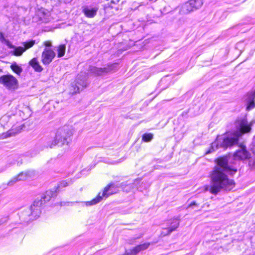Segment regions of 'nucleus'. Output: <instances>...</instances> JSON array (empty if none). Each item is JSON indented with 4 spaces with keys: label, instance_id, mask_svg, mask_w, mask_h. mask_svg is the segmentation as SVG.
Masks as SVG:
<instances>
[{
    "label": "nucleus",
    "instance_id": "f257e3e1",
    "mask_svg": "<svg viewBox=\"0 0 255 255\" xmlns=\"http://www.w3.org/2000/svg\"><path fill=\"white\" fill-rule=\"evenodd\" d=\"M229 159L227 156L218 159L217 165L211 174V185L205 187L206 191L217 195L222 189L230 191L233 188L234 181L229 179L227 174L233 175L237 169L229 165Z\"/></svg>",
    "mask_w": 255,
    "mask_h": 255
},
{
    "label": "nucleus",
    "instance_id": "f03ea898",
    "mask_svg": "<svg viewBox=\"0 0 255 255\" xmlns=\"http://www.w3.org/2000/svg\"><path fill=\"white\" fill-rule=\"evenodd\" d=\"M252 125L253 122H248L246 118L237 120L235 123L237 130L234 132H228L225 135L218 136L216 140L212 143L210 149L206 153H212L219 147L227 148L238 144L240 137L243 134L250 132Z\"/></svg>",
    "mask_w": 255,
    "mask_h": 255
},
{
    "label": "nucleus",
    "instance_id": "7ed1b4c3",
    "mask_svg": "<svg viewBox=\"0 0 255 255\" xmlns=\"http://www.w3.org/2000/svg\"><path fill=\"white\" fill-rule=\"evenodd\" d=\"M88 74L85 72H81L76 77L75 80L71 84L69 93L74 94L82 91L88 85Z\"/></svg>",
    "mask_w": 255,
    "mask_h": 255
},
{
    "label": "nucleus",
    "instance_id": "20e7f679",
    "mask_svg": "<svg viewBox=\"0 0 255 255\" xmlns=\"http://www.w3.org/2000/svg\"><path fill=\"white\" fill-rule=\"evenodd\" d=\"M119 187V186L114 183H110L104 188L102 196H101L100 193H99L97 197L92 201L86 202V205L91 206L99 203L102 200L103 197L107 198L109 196L116 193L118 191Z\"/></svg>",
    "mask_w": 255,
    "mask_h": 255
},
{
    "label": "nucleus",
    "instance_id": "39448f33",
    "mask_svg": "<svg viewBox=\"0 0 255 255\" xmlns=\"http://www.w3.org/2000/svg\"><path fill=\"white\" fill-rule=\"evenodd\" d=\"M70 135L71 132L67 128L59 129L56 132L54 140L51 144L49 145V147L52 148L57 144L61 145L67 143V138Z\"/></svg>",
    "mask_w": 255,
    "mask_h": 255
},
{
    "label": "nucleus",
    "instance_id": "423d86ee",
    "mask_svg": "<svg viewBox=\"0 0 255 255\" xmlns=\"http://www.w3.org/2000/svg\"><path fill=\"white\" fill-rule=\"evenodd\" d=\"M203 4V0H189L181 6L179 12L182 15L188 14L200 8Z\"/></svg>",
    "mask_w": 255,
    "mask_h": 255
},
{
    "label": "nucleus",
    "instance_id": "0eeeda50",
    "mask_svg": "<svg viewBox=\"0 0 255 255\" xmlns=\"http://www.w3.org/2000/svg\"><path fill=\"white\" fill-rule=\"evenodd\" d=\"M0 83L10 91H14L18 88V80L15 77L10 74L1 76Z\"/></svg>",
    "mask_w": 255,
    "mask_h": 255
},
{
    "label": "nucleus",
    "instance_id": "6e6552de",
    "mask_svg": "<svg viewBox=\"0 0 255 255\" xmlns=\"http://www.w3.org/2000/svg\"><path fill=\"white\" fill-rule=\"evenodd\" d=\"M116 67V64H109L106 67L99 68L95 66H90L89 71L90 73L96 76H100L113 70Z\"/></svg>",
    "mask_w": 255,
    "mask_h": 255
},
{
    "label": "nucleus",
    "instance_id": "1a4fd4ad",
    "mask_svg": "<svg viewBox=\"0 0 255 255\" xmlns=\"http://www.w3.org/2000/svg\"><path fill=\"white\" fill-rule=\"evenodd\" d=\"M42 204V201L36 200L34 202L33 205L30 207V210L31 214L29 215V216L30 217L29 220L36 219L39 217L41 213L40 206Z\"/></svg>",
    "mask_w": 255,
    "mask_h": 255
},
{
    "label": "nucleus",
    "instance_id": "9d476101",
    "mask_svg": "<svg viewBox=\"0 0 255 255\" xmlns=\"http://www.w3.org/2000/svg\"><path fill=\"white\" fill-rule=\"evenodd\" d=\"M55 56V53L52 49L45 48L41 55V61L44 65H48Z\"/></svg>",
    "mask_w": 255,
    "mask_h": 255
},
{
    "label": "nucleus",
    "instance_id": "9b49d317",
    "mask_svg": "<svg viewBox=\"0 0 255 255\" xmlns=\"http://www.w3.org/2000/svg\"><path fill=\"white\" fill-rule=\"evenodd\" d=\"M250 157V153L243 145H240V148L234 153V158L235 160H244Z\"/></svg>",
    "mask_w": 255,
    "mask_h": 255
},
{
    "label": "nucleus",
    "instance_id": "f8f14e48",
    "mask_svg": "<svg viewBox=\"0 0 255 255\" xmlns=\"http://www.w3.org/2000/svg\"><path fill=\"white\" fill-rule=\"evenodd\" d=\"M33 21L47 23L49 21L48 13L45 12L43 9H39L32 18Z\"/></svg>",
    "mask_w": 255,
    "mask_h": 255
},
{
    "label": "nucleus",
    "instance_id": "ddd939ff",
    "mask_svg": "<svg viewBox=\"0 0 255 255\" xmlns=\"http://www.w3.org/2000/svg\"><path fill=\"white\" fill-rule=\"evenodd\" d=\"M150 246L149 243H144L126 251V255H136L141 251L147 249Z\"/></svg>",
    "mask_w": 255,
    "mask_h": 255
},
{
    "label": "nucleus",
    "instance_id": "4468645a",
    "mask_svg": "<svg viewBox=\"0 0 255 255\" xmlns=\"http://www.w3.org/2000/svg\"><path fill=\"white\" fill-rule=\"evenodd\" d=\"M35 44L34 40H31L29 42H24L23 45L24 47L19 46L14 48L13 53L15 56H20L27 49L30 48Z\"/></svg>",
    "mask_w": 255,
    "mask_h": 255
},
{
    "label": "nucleus",
    "instance_id": "2eb2a0df",
    "mask_svg": "<svg viewBox=\"0 0 255 255\" xmlns=\"http://www.w3.org/2000/svg\"><path fill=\"white\" fill-rule=\"evenodd\" d=\"M255 91L254 92H249L247 95L246 101V110L250 111L253 109L255 107Z\"/></svg>",
    "mask_w": 255,
    "mask_h": 255
},
{
    "label": "nucleus",
    "instance_id": "dca6fc26",
    "mask_svg": "<svg viewBox=\"0 0 255 255\" xmlns=\"http://www.w3.org/2000/svg\"><path fill=\"white\" fill-rule=\"evenodd\" d=\"M36 176V172L34 170H28L21 172L19 173L17 177L19 181H24L29 178H33Z\"/></svg>",
    "mask_w": 255,
    "mask_h": 255
},
{
    "label": "nucleus",
    "instance_id": "f3484780",
    "mask_svg": "<svg viewBox=\"0 0 255 255\" xmlns=\"http://www.w3.org/2000/svg\"><path fill=\"white\" fill-rule=\"evenodd\" d=\"M98 9L97 7L84 6L83 7L82 12L86 17L93 18L97 14Z\"/></svg>",
    "mask_w": 255,
    "mask_h": 255
},
{
    "label": "nucleus",
    "instance_id": "a211bd4d",
    "mask_svg": "<svg viewBox=\"0 0 255 255\" xmlns=\"http://www.w3.org/2000/svg\"><path fill=\"white\" fill-rule=\"evenodd\" d=\"M166 224L169 230L173 232L176 230V229L179 227L180 220L178 218H174L168 221Z\"/></svg>",
    "mask_w": 255,
    "mask_h": 255
},
{
    "label": "nucleus",
    "instance_id": "6ab92c4d",
    "mask_svg": "<svg viewBox=\"0 0 255 255\" xmlns=\"http://www.w3.org/2000/svg\"><path fill=\"white\" fill-rule=\"evenodd\" d=\"M56 196V191H47L43 196L41 197V199L39 201H42V204L48 201L50 199L53 197Z\"/></svg>",
    "mask_w": 255,
    "mask_h": 255
},
{
    "label": "nucleus",
    "instance_id": "aec40b11",
    "mask_svg": "<svg viewBox=\"0 0 255 255\" xmlns=\"http://www.w3.org/2000/svg\"><path fill=\"white\" fill-rule=\"evenodd\" d=\"M29 65L37 72H41L42 71L43 68L40 65L37 59L34 58L31 59L29 62Z\"/></svg>",
    "mask_w": 255,
    "mask_h": 255
},
{
    "label": "nucleus",
    "instance_id": "412c9836",
    "mask_svg": "<svg viewBox=\"0 0 255 255\" xmlns=\"http://www.w3.org/2000/svg\"><path fill=\"white\" fill-rule=\"evenodd\" d=\"M57 56L61 57L64 55L66 51V46L65 44H61L57 47Z\"/></svg>",
    "mask_w": 255,
    "mask_h": 255
},
{
    "label": "nucleus",
    "instance_id": "4be33fe9",
    "mask_svg": "<svg viewBox=\"0 0 255 255\" xmlns=\"http://www.w3.org/2000/svg\"><path fill=\"white\" fill-rule=\"evenodd\" d=\"M153 138V134L151 133H146L142 135V140L144 142L150 141Z\"/></svg>",
    "mask_w": 255,
    "mask_h": 255
},
{
    "label": "nucleus",
    "instance_id": "5701e85b",
    "mask_svg": "<svg viewBox=\"0 0 255 255\" xmlns=\"http://www.w3.org/2000/svg\"><path fill=\"white\" fill-rule=\"evenodd\" d=\"M10 67L15 73L18 75H19L22 71V68L16 63L11 64Z\"/></svg>",
    "mask_w": 255,
    "mask_h": 255
},
{
    "label": "nucleus",
    "instance_id": "b1692460",
    "mask_svg": "<svg viewBox=\"0 0 255 255\" xmlns=\"http://www.w3.org/2000/svg\"><path fill=\"white\" fill-rule=\"evenodd\" d=\"M19 181V180H18V178L17 176H15L13 177L12 179H11L7 183V186H12L16 182Z\"/></svg>",
    "mask_w": 255,
    "mask_h": 255
},
{
    "label": "nucleus",
    "instance_id": "393cba45",
    "mask_svg": "<svg viewBox=\"0 0 255 255\" xmlns=\"http://www.w3.org/2000/svg\"><path fill=\"white\" fill-rule=\"evenodd\" d=\"M172 232L169 230V229L167 227L163 228V230L161 232V236H166L169 235Z\"/></svg>",
    "mask_w": 255,
    "mask_h": 255
},
{
    "label": "nucleus",
    "instance_id": "a878e982",
    "mask_svg": "<svg viewBox=\"0 0 255 255\" xmlns=\"http://www.w3.org/2000/svg\"><path fill=\"white\" fill-rule=\"evenodd\" d=\"M68 185H69L68 182H67L66 181H63L60 182V183L59 184V188L65 187L68 186Z\"/></svg>",
    "mask_w": 255,
    "mask_h": 255
},
{
    "label": "nucleus",
    "instance_id": "bb28decb",
    "mask_svg": "<svg viewBox=\"0 0 255 255\" xmlns=\"http://www.w3.org/2000/svg\"><path fill=\"white\" fill-rule=\"evenodd\" d=\"M7 221V217H4L0 219V226L6 223Z\"/></svg>",
    "mask_w": 255,
    "mask_h": 255
},
{
    "label": "nucleus",
    "instance_id": "cd10ccee",
    "mask_svg": "<svg viewBox=\"0 0 255 255\" xmlns=\"http://www.w3.org/2000/svg\"><path fill=\"white\" fill-rule=\"evenodd\" d=\"M197 204L195 202H193L188 205L187 208H192L193 206H197Z\"/></svg>",
    "mask_w": 255,
    "mask_h": 255
},
{
    "label": "nucleus",
    "instance_id": "c85d7f7f",
    "mask_svg": "<svg viewBox=\"0 0 255 255\" xmlns=\"http://www.w3.org/2000/svg\"><path fill=\"white\" fill-rule=\"evenodd\" d=\"M44 44L46 47L51 46V43L50 41H46L44 42Z\"/></svg>",
    "mask_w": 255,
    "mask_h": 255
},
{
    "label": "nucleus",
    "instance_id": "c756f323",
    "mask_svg": "<svg viewBox=\"0 0 255 255\" xmlns=\"http://www.w3.org/2000/svg\"><path fill=\"white\" fill-rule=\"evenodd\" d=\"M7 45L10 48H14L15 47L12 44H11L10 42H8L7 43Z\"/></svg>",
    "mask_w": 255,
    "mask_h": 255
},
{
    "label": "nucleus",
    "instance_id": "7c9ffc66",
    "mask_svg": "<svg viewBox=\"0 0 255 255\" xmlns=\"http://www.w3.org/2000/svg\"><path fill=\"white\" fill-rule=\"evenodd\" d=\"M16 133H17V132H12L11 131H9V133H8V134H9V136H11V135H12L13 134H14Z\"/></svg>",
    "mask_w": 255,
    "mask_h": 255
},
{
    "label": "nucleus",
    "instance_id": "2f4dec72",
    "mask_svg": "<svg viewBox=\"0 0 255 255\" xmlns=\"http://www.w3.org/2000/svg\"><path fill=\"white\" fill-rule=\"evenodd\" d=\"M111 2L112 3H116V1H115L114 0H112Z\"/></svg>",
    "mask_w": 255,
    "mask_h": 255
},
{
    "label": "nucleus",
    "instance_id": "473e14b6",
    "mask_svg": "<svg viewBox=\"0 0 255 255\" xmlns=\"http://www.w3.org/2000/svg\"><path fill=\"white\" fill-rule=\"evenodd\" d=\"M0 35H1V37H2V33H1V32H0Z\"/></svg>",
    "mask_w": 255,
    "mask_h": 255
},
{
    "label": "nucleus",
    "instance_id": "72a5a7b5",
    "mask_svg": "<svg viewBox=\"0 0 255 255\" xmlns=\"http://www.w3.org/2000/svg\"><path fill=\"white\" fill-rule=\"evenodd\" d=\"M253 152L255 153V151H254Z\"/></svg>",
    "mask_w": 255,
    "mask_h": 255
},
{
    "label": "nucleus",
    "instance_id": "f704fd0d",
    "mask_svg": "<svg viewBox=\"0 0 255 255\" xmlns=\"http://www.w3.org/2000/svg\"><path fill=\"white\" fill-rule=\"evenodd\" d=\"M1 188V186H0V189Z\"/></svg>",
    "mask_w": 255,
    "mask_h": 255
}]
</instances>
